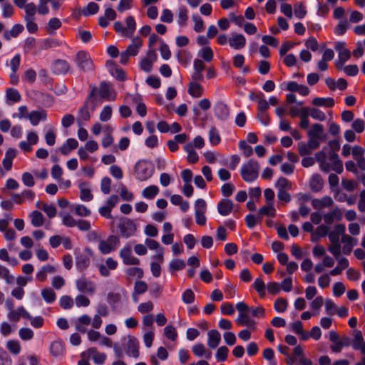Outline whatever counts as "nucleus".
Returning a JSON list of instances; mask_svg holds the SVG:
<instances>
[{
    "instance_id": "obj_1",
    "label": "nucleus",
    "mask_w": 365,
    "mask_h": 365,
    "mask_svg": "<svg viewBox=\"0 0 365 365\" xmlns=\"http://www.w3.org/2000/svg\"><path fill=\"white\" fill-rule=\"evenodd\" d=\"M259 170V163L253 160H250L247 163L242 165L240 174L242 178L247 182L255 181L258 175Z\"/></svg>"
},
{
    "instance_id": "obj_2",
    "label": "nucleus",
    "mask_w": 365,
    "mask_h": 365,
    "mask_svg": "<svg viewBox=\"0 0 365 365\" xmlns=\"http://www.w3.org/2000/svg\"><path fill=\"white\" fill-rule=\"evenodd\" d=\"M134 172L137 180L139 181H145L153 175L154 168L148 160H140L134 166Z\"/></svg>"
},
{
    "instance_id": "obj_3",
    "label": "nucleus",
    "mask_w": 365,
    "mask_h": 365,
    "mask_svg": "<svg viewBox=\"0 0 365 365\" xmlns=\"http://www.w3.org/2000/svg\"><path fill=\"white\" fill-rule=\"evenodd\" d=\"M74 62L78 68L84 72L92 71L94 69L90 55L84 51H80L77 53Z\"/></svg>"
},
{
    "instance_id": "obj_4",
    "label": "nucleus",
    "mask_w": 365,
    "mask_h": 365,
    "mask_svg": "<svg viewBox=\"0 0 365 365\" xmlns=\"http://www.w3.org/2000/svg\"><path fill=\"white\" fill-rule=\"evenodd\" d=\"M118 228L122 237L128 238L135 235L137 226L133 220L125 217L120 220Z\"/></svg>"
},
{
    "instance_id": "obj_5",
    "label": "nucleus",
    "mask_w": 365,
    "mask_h": 365,
    "mask_svg": "<svg viewBox=\"0 0 365 365\" xmlns=\"http://www.w3.org/2000/svg\"><path fill=\"white\" fill-rule=\"evenodd\" d=\"M120 245V240L115 235H110L106 240H100L98 249L103 255H108L115 250Z\"/></svg>"
},
{
    "instance_id": "obj_6",
    "label": "nucleus",
    "mask_w": 365,
    "mask_h": 365,
    "mask_svg": "<svg viewBox=\"0 0 365 365\" xmlns=\"http://www.w3.org/2000/svg\"><path fill=\"white\" fill-rule=\"evenodd\" d=\"M124 350L128 356L133 358L139 356V342L138 339L133 336H128L124 338Z\"/></svg>"
},
{
    "instance_id": "obj_7",
    "label": "nucleus",
    "mask_w": 365,
    "mask_h": 365,
    "mask_svg": "<svg viewBox=\"0 0 365 365\" xmlns=\"http://www.w3.org/2000/svg\"><path fill=\"white\" fill-rule=\"evenodd\" d=\"M96 312L93 319L92 327L95 329H99L103 322L101 317H106L109 315L108 306L105 303H98L96 306Z\"/></svg>"
},
{
    "instance_id": "obj_8",
    "label": "nucleus",
    "mask_w": 365,
    "mask_h": 365,
    "mask_svg": "<svg viewBox=\"0 0 365 365\" xmlns=\"http://www.w3.org/2000/svg\"><path fill=\"white\" fill-rule=\"evenodd\" d=\"M77 289L82 293L93 295L96 289V284L86 279L85 277H81L76 280V282Z\"/></svg>"
},
{
    "instance_id": "obj_9",
    "label": "nucleus",
    "mask_w": 365,
    "mask_h": 365,
    "mask_svg": "<svg viewBox=\"0 0 365 365\" xmlns=\"http://www.w3.org/2000/svg\"><path fill=\"white\" fill-rule=\"evenodd\" d=\"M92 256V252L90 249H85L83 253L78 255L76 257V266L78 269L83 271L86 269L90 264V257Z\"/></svg>"
},
{
    "instance_id": "obj_10",
    "label": "nucleus",
    "mask_w": 365,
    "mask_h": 365,
    "mask_svg": "<svg viewBox=\"0 0 365 365\" xmlns=\"http://www.w3.org/2000/svg\"><path fill=\"white\" fill-rule=\"evenodd\" d=\"M119 255L125 264L138 265L140 264V260L132 255L131 247L130 246L123 247L119 252Z\"/></svg>"
},
{
    "instance_id": "obj_11",
    "label": "nucleus",
    "mask_w": 365,
    "mask_h": 365,
    "mask_svg": "<svg viewBox=\"0 0 365 365\" xmlns=\"http://www.w3.org/2000/svg\"><path fill=\"white\" fill-rule=\"evenodd\" d=\"M99 95L108 101H115L116 99V93L108 83H101L99 86Z\"/></svg>"
},
{
    "instance_id": "obj_12",
    "label": "nucleus",
    "mask_w": 365,
    "mask_h": 365,
    "mask_svg": "<svg viewBox=\"0 0 365 365\" xmlns=\"http://www.w3.org/2000/svg\"><path fill=\"white\" fill-rule=\"evenodd\" d=\"M52 71L57 75H66L70 72L71 66L65 60L58 59L52 64Z\"/></svg>"
},
{
    "instance_id": "obj_13",
    "label": "nucleus",
    "mask_w": 365,
    "mask_h": 365,
    "mask_svg": "<svg viewBox=\"0 0 365 365\" xmlns=\"http://www.w3.org/2000/svg\"><path fill=\"white\" fill-rule=\"evenodd\" d=\"M26 118H28L31 123V124L34 126L37 125L41 120L46 121L47 119V113L45 110H33L29 113L26 115Z\"/></svg>"
},
{
    "instance_id": "obj_14",
    "label": "nucleus",
    "mask_w": 365,
    "mask_h": 365,
    "mask_svg": "<svg viewBox=\"0 0 365 365\" xmlns=\"http://www.w3.org/2000/svg\"><path fill=\"white\" fill-rule=\"evenodd\" d=\"M221 341L220 333L217 329H211L207 332V346L210 349H216Z\"/></svg>"
},
{
    "instance_id": "obj_15",
    "label": "nucleus",
    "mask_w": 365,
    "mask_h": 365,
    "mask_svg": "<svg viewBox=\"0 0 365 365\" xmlns=\"http://www.w3.org/2000/svg\"><path fill=\"white\" fill-rule=\"evenodd\" d=\"M215 115L220 120H227L229 117L230 111L226 104L222 102H217L214 107Z\"/></svg>"
},
{
    "instance_id": "obj_16",
    "label": "nucleus",
    "mask_w": 365,
    "mask_h": 365,
    "mask_svg": "<svg viewBox=\"0 0 365 365\" xmlns=\"http://www.w3.org/2000/svg\"><path fill=\"white\" fill-rule=\"evenodd\" d=\"M143 46V40L139 36H135L132 38L131 43L128 45L125 51L130 56H135L138 55L140 48Z\"/></svg>"
},
{
    "instance_id": "obj_17",
    "label": "nucleus",
    "mask_w": 365,
    "mask_h": 365,
    "mask_svg": "<svg viewBox=\"0 0 365 365\" xmlns=\"http://www.w3.org/2000/svg\"><path fill=\"white\" fill-rule=\"evenodd\" d=\"M233 210V202L229 199H222L217 204V211L222 216H227Z\"/></svg>"
},
{
    "instance_id": "obj_18",
    "label": "nucleus",
    "mask_w": 365,
    "mask_h": 365,
    "mask_svg": "<svg viewBox=\"0 0 365 365\" xmlns=\"http://www.w3.org/2000/svg\"><path fill=\"white\" fill-rule=\"evenodd\" d=\"M333 205L334 201L329 196H324L321 199H314L312 201V205L316 210H321L324 207H331Z\"/></svg>"
},
{
    "instance_id": "obj_19",
    "label": "nucleus",
    "mask_w": 365,
    "mask_h": 365,
    "mask_svg": "<svg viewBox=\"0 0 365 365\" xmlns=\"http://www.w3.org/2000/svg\"><path fill=\"white\" fill-rule=\"evenodd\" d=\"M107 67L109 70L110 73L113 77H115L120 81H123L125 80V73L121 68H120L113 62L109 61L107 62Z\"/></svg>"
},
{
    "instance_id": "obj_20",
    "label": "nucleus",
    "mask_w": 365,
    "mask_h": 365,
    "mask_svg": "<svg viewBox=\"0 0 365 365\" xmlns=\"http://www.w3.org/2000/svg\"><path fill=\"white\" fill-rule=\"evenodd\" d=\"M230 46L236 50H240L245 46L246 39L242 34H232L229 39Z\"/></svg>"
},
{
    "instance_id": "obj_21",
    "label": "nucleus",
    "mask_w": 365,
    "mask_h": 365,
    "mask_svg": "<svg viewBox=\"0 0 365 365\" xmlns=\"http://www.w3.org/2000/svg\"><path fill=\"white\" fill-rule=\"evenodd\" d=\"M57 272V269L51 264L43 265L36 274V279L40 282H44L47 278L48 274H53Z\"/></svg>"
},
{
    "instance_id": "obj_22",
    "label": "nucleus",
    "mask_w": 365,
    "mask_h": 365,
    "mask_svg": "<svg viewBox=\"0 0 365 365\" xmlns=\"http://www.w3.org/2000/svg\"><path fill=\"white\" fill-rule=\"evenodd\" d=\"M334 48L338 53V58L344 61H348L351 57V52L346 48V43L337 41L335 43Z\"/></svg>"
},
{
    "instance_id": "obj_23",
    "label": "nucleus",
    "mask_w": 365,
    "mask_h": 365,
    "mask_svg": "<svg viewBox=\"0 0 365 365\" xmlns=\"http://www.w3.org/2000/svg\"><path fill=\"white\" fill-rule=\"evenodd\" d=\"M324 221L327 225H331L334 220H341L342 218V213L341 210L336 207L332 211L324 215Z\"/></svg>"
},
{
    "instance_id": "obj_24",
    "label": "nucleus",
    "mask_w": 365,
    "mask_h": 365,
    "mask_svg": "<svg viewBox=\"0 0 365 365\" xmlns=\"http://www.w3.org/2000/svg\"><path fill=\"white\" fill-rule=\"evenodd\" d=\"M184 150L187 153V160L190 163L195 164L199 160V155L195 150L192 143H186L183 146Z\"/></svg>"
},
{
    "instance_id": "obj_25",
    "label": "nucleus",
    "mask_w": 365,
    "mask_h": 365,
    "mask_svg": "<svg viewBox=\"0 0 365 365\" xmlns=\"http://www.w3.org/2000/svg\"><path fill=\"white\" fill-rule=\"evenodd\" d=\"M16 155V150L14 148H9L5 153V157L2 160L4 168L6 170H10L12 168L13 159Z\"/></svg>"
},
{
    "instance_id": "obj_26",
    "label": "nucleus",
    "mask_w": 365,
    "mask_h": 365,
    "mask_svg": "<svg viewBox=\"0 0 365 365\" xmlns=\"http://www.w3.org/2000/svg\"><path fill=\"white\" fill-rule=\"evenodd\" d=\"M309 186L312 191L317 192L320 191L324 186V181L322 178L319 174H314L312 176Z\"/></svg>"
},
{
    "instance_id": "obj_27",
    "label": "nucleus",
    "mask_w": 365,
    "mask_h": 365,
    "mask_svg": "<svg viewBox=\"0 0 365 365\" xmlns=\"http://www.w3.org/2000/svg\"><path fill=\"white\" fill-rule=\"evenodd\" d=\"M24 30V26L21 24H15L10 30H6L4 32V38L6 41H9L11 38L17 37Z\"/></svg>"
},
{
    "instance_id": "obj_28",
    "label": "nucleus",
    "mask_w": 365,
    "mask_h": 365,
    "mask_svg": "<svg viewBox=\"0 0 365 365\" xmlns=\"http://www.w3.org/2000/svg\"><path fill=\"white\" fill-rule=\"evenodd\" d=\"M313 105L319 107L331 108L334 106L335 101L333 98H314L312 101Z\"/></svg>"
},
{
    "instance_id": "obj_29",
    "label": "nucleus",
    "mask_w": 365,
    "mask_h": 365,
    "mask_svg": "<svg viewBox=\"0 0 365 365\" xmlns=\"http://www.w3.org/2000/svg\"><path fill=\"white\" fill-rule=\"evenodd\" d=\"M64 346L61 341H54L50 345V353L53 356H59L63 354Z\"/></svg>"
},
{
    "instance_id": "obj_30",
    "label": "nucleus",
    "mask_w": 365,
    "mask_h": 365,
    "mask_svg": "<svg viewBox=\"0 0 365 365\" xmlns=\"http://www.w3.org/2000/svg\"><path fill=\"white\" fill-rule=\"evenodd\" d=\"M88 184L82 182L79 185V189H80V198L83 201H91L93 196L91 192V190L87 186Z\"/></svg>"
},
{
    "instance_id": "obj_31",
    "label": "nucleus",
    "mask_w": 365,
    "mask_h": 365,
    "mask_svg": "<svg viewBox=\"0 0 365 365\" xmlns=\"http://www.w3.org/2000/svg\"><path fill=\"white\" fill-rule=\"evenodd\" d=\"M329 160L332 163L331 169L337 173H341L343 171V164L338 154L333 153L331 154Z\"/></svg>"
},
{
    "instance_id": "obj_32",
    "label": "nucleus",
    "mask_w": 365,
    "mask_h": 365,
    "mask_svg": "<svg viewBox=\"0 0 365 365\" xmlns=\"http://www.w3.org/2000/svg\"><path fill=\"white\" fill-rule=\"evenodd\" d=\"M324 126L319 123L312 125V128L308 131L307 135L320 139H324L323 137Z\"/></svg>"
},
{
    "instance_id": "obj_33",
    "label": "nucleus",
    "mask_w": 365,
    "mask_h": 365,
    "mask_svg": "<svg viewBox=\"0 0 365 365\" xmlns=\"http://www.w3.org/2000/svg\"><path fill=\"white\" fill-rule=\"evenodd\" d=\"M188 93L193 98H199L202 93V87L197 82L191 81L189 83Z\"/></svg>"
},
{
    "instance_id": "obj_34",
    "label": "nucleus",
    "mask_w": 365,
    "mask_h": 365,
    "mask_svg": "<svg viewBox=\"0 0 365 365\" xmlns=\"http://www.w3.org/2000/svg\"><path fill=\"white\" fill-rule=\"evenodd\" d=\"M236 322L240 325L252 327H254L255 324V322L251 319L247 313H240L236 319Z\"/></svg>"
},
{
    "instance_id": "obj_35",
    "label": "nucleus",
    "mask_w": 365,
    "mask_h": 365,
    "mask_svg": "<svg viewBox=\"0 0 365 365\" xmlns=\"http://www.w3.org/2000/svg\"><path fill=\"white\" fill-rule=\"evenodd\" d=\"M159 192V188L156 185H150L142 191V196L146 199H153Z\"/></svg>"
},
{
    "instance_id": "obj_36",
    "label": "nucleus",
    "mask_w": 365,
    "mask_h": 365,
    "mask_svg": "<svg viewBox=\"0 0 365 365\" xmlns=\"http://www.w3.org/2000/svg\"><path fill=\"white\" fill-rule=\"evenodd\" d=\"M30 217H31V225L34 227H41V225H43V222H44L43 216L39 211H37V210L33 211L30 214Z\"/></svg>"
},
{
    "instance_id": "obj_37",
    "label": "nucleus",
    "mask_w": 365,
    "mask_h": 365,
    "mask_svg": "<svg viewBox=\"0 0 365 365\" xmlns=\"http://www.w3.org/2000/svg\"><path fill=\"white\" fill-rule=\"evenodd\" d=\"M354 339L351 341L352 347L355 350H358L360 346L364 342L362 333L360 330H354L352 333Z\"/></svg>"
},
{
    "instance_id": "obj_38",
    "label": "nucleus",
    "mask_w": 365,
    "mask_h": 365,
    "mask_svg": "<svg viewBox=\"0 0 365 365\" xmlns=\"http://www.w3.org/2000/svg\"><path fill=\"white\" fill-rule=\"evenodd\" d=\"M188 20V11L185 6H182L178 11V23L180 26H185Z\"/></svg>"
},
{
    "instance_id": "obj_39",
    "label": "nucleus",
    "mask_w": 365,
    "mask_h": 365,
    "mask_svg": "<svg viewBox=\"0 0 365 365\" xmlns=\"http://www.w3.org/2000/svg\"><path fill=\"white\" fill-rule=\"evenodd\" d=\"M259 215H267L270 217H274L275 215V208L272 202H268L266 205L262 207L259 210Z\"/></svg>"
},
{
    "instance_id": "obj_40",
    "label": "nucleus",
    "mask_w": 365,
    "mask_h": 365,
    "mask_svg": "<svg viewBox=\"0 0 365 365\" xmlns=\"http://www.w3.org/2000/svg\"><path fill=\"white\" fill-rule=\"evenodd\" d=\"M7 349L14 355H18L21 350V346L19 341L17 340H9L6 342Z\"/></svg>"
},
{
    "instance_id": "obj_41",
    "label": "nucleus",
    "mask_w": 365,
    "mask_h": 365,
    "mask_svg": "<svg viewBox=\"0 0 365 365\" xmlns=\"http://www.w3.org/2000/svg\"><path fill=\"white\" fill-rule=\"evenodd\" d=\"M41 297L47 303H52L56 300V294L51 288H44L41 290Z\"/></svg>"
},
{
    "instance_id": "obj_42",
    "label": "nucleus",
    "mask_w": 365,
    "mask_h": 365,
    "mask_svg": "<svg viewBox=\"0 0 365 365\" xmlns=\"http://www.w3.org/2000/svg\"><path fill=\"white\" fill-rule=\"evenodd\" d=\"M252 286L261 297H264L265 296V289L267 286L261 278H257Z\"/></svg>"
},
{
    "instance_id": "obj_43",
    "label": "nucleus",
    "mask_w": 365,
    "mask_h": 365,
    "mask_svg": "<svg viewBox=\"0 0 365 365\" xmlns=\"http://www.w3.org/2000/svg\"><path fill=\"white\" fill-rule=\"evenodd\" d=\"M0 278L5 280L6 284H12L14 281V277L10 274L9 269L0 264Z\"/></svg>"
},
{
    "instance_id": "obj_44",
    "label": "nucleus",
    "mask_w": 365,
    "mask_h": 365,
    "mask_svg": "<svg viewBox=\"0 0 365 365\" xmlns=\"http://www.w3.org/2000/svg\"><path fill=\"white\" fill-rule=\"evenodd\" d=\"M185 262L181 259H174L169 264V269L171 272L182 270L185 267Z\"/></svg>"
},
{
    "instance_id": "obj_45",
    "label": "nucleus",
    "mask_w": 365,
    "mask_h": 365,
    "mask_svg": "<svg viewBox=\"0 0 365 365\" xmlns=\"http://www.w3.org/2000/svg\"><path fill=\"white\" fill-rule=\"evenodd\" d=\"M90 354H93V360L96 364H102L106 360V355L104 354L97 352L95 348H91L88 350Z\"/></svg>"
},
{
    "instance_id": "obj_46",
    "label": "nucleus",
    "mask_w": 365,
    "mask_h": 365,
    "mask_svg": "<svg viewBox=\"0 0 365 365\" xmlns=\"http://www.w3.org/2000/svg\"><path fill=\"white\" fill-rule=\"evenodd\" d=\"M7 100L13 102H19L21 101V94L19 92L13 88H9L6 92Z\"/></svg>"
},
{
    "instance_id": "obj_47",
    "label": "nucleus",
    "mask_w": 365,
    "mask_h": 365,
    "mask_svg": "<svg viewBox=\"0 0 365 365\" xmlns=\"http://www.w3.org/2000/svg\"><path fill=\"white\" fill-rule=\"evenodd\" d=\"M209 140L213 145H216L220 142V136L216 128L212 127L209 131Z\"/></svg>"
},
{
    "instance_id": "obj_48",
    "label": "nucleus",
    "mask_w": 365,
    "mask_h": 365,
    "mask_svg": "<svg viewBox=\"0 0 365 365\" xmlns=\"http://www.w3.org/2000/svg\"><path fill=\"white\" fill-rule=\"evenodd\" d=\"M78 117L81 120L88 121L91 118V113L88 110V103L86 102L84 105L78 110Z\"/></svg>"
},
{
    "instance_id": "obj_49",
    "label": "nucleus",
    "mask_w": 365,
    "mask_h": 365,
    "mask_svg": "<svg viewBox=\"0 0 365 365\" xmlns=\"http://www.w3.org/2000/svg\"><path fill=\"white\" fill-rule=\"evenodd\" d=\"M148 286L144 281H137L134 284V294L137 295L143 294L147 292Z\"/></svg>"
},
{
    "instance_id": "obj_50",
    "label": "nucleus",
    "mask_w": 365,
    "mask_h": 365,
    "mask_svg": "<svg viewBox=\"0 0 365 365\" xmlns=\"http://www.w3.org/2000/svg\"><path fill=\"white\" fill-rule=\"evenodd\" d=\"M24 9L25 11L24 19L34 18V16L37 11L36 6L34 3L31 2L27 4L26 6L24 8Z\"/></svg>"
},
{
    "instance_id": "obj_51",
    "label": "nucleus",
    "mask_w": 365,
    "mask_h": 365,
    "mask_svg": "<svg viewBox=\"0 0 365 365\" xmlns=\"http://www.w3.org/2000/svg\"><path fill=\"white\" fill-rule=\"evenodd\" d=\"M288 306L287 301L284 298H277L274 304V309L277 312H284L286 311Z\"/></svg>"
},
{
    "instance_id": "obj_52",
    "label": "nucleus",
    "mask_w": 365,
    "mask_h": 365,
    "mask_svg": "<svg viewBox=\"0 0 365 365\" xmlns=\"http://www.w3.org/2000/svg\"><path fill=\"white\" fill-rule=\"evenodd\" d=\"M99 10V6L95 2H90L87 6L83 9L82 13L84 16H90L98 13Z\"/></svg>"
},
{
    "instance_id": "obj_53",
    "label": "nucleus",
    "mask_w": 365,
    "mask_h": 365,
    "mask_svg": "<svg viewBox=\"0 0 365 365\" xmlns=\"http://www.w3.org/2000/svg\"><path fill=\"white\" fill-rule=\"evenodd\" d=\"M200 56L207 62H210L213 59V51L210 46L203 47L200 51Z\"/></svg>"
},
{
    "instance_id": "obj_54",
    "label": "nucleus",
    "mask_w": 365,
    "mask_h": 365,
    "mask_svg": "<svg viewBox=\"0 0 365 365\" xmlns=\"http://www.w3.org/2000/svg\"><path fill=\"white\" fill-rule=\"evenodd\" d=\"M125 273L129 277L140 279L143 277V270L140 267H130L126 269Z\"/></svg>"
},
{
    "instance_id": "obj_55",
    "label": "nucleus",
    "mask_w": 365,
    "mask_h": 365,
    "mask_svg": "<svg viewBox=\"0 0 365 365\" xmlns=\"http://www.w3.org/2000/svg\"><path fill=\"white\" fill-rule=\"evenodd\" d=\"M192 19L195 23L194 30L199 33L204 30V22L202 19L197 14H193L192 16Z\"/></svg>"
},
{
    "instance_id": "obj_56",
    "label": "nucleus",
    "mask_w": 365,
    "mask_h": 365,
    "mask_svg": "<svg viewBox=\"0 0 365 365\" xmlns=\"http://www.w3.org/2000/svg\"><path fill=\"white\" fill-rule=\"evenodd\" d=\"M229 349L227 347L222 346L218 348L215 354V357L218 361H225L227 359Z\"/></svg>"
},
{
    "instance_id": "obj_57",
    "label": "nucleus",
    "mask_w": 365,
    "mask_h": 365,
    "mask_svg": "<svg viewBox=\"0 0 365 365\" xmlns=\"http://www.w3.org/2000/svg\"><path fill=\"white\" fill-rule=\"evenodd\" d=\"M112 115V108L110 106H106L101 111L99 118L103 122L109 120Z\"/></svg>"
},
{
    "instance_id": "obj_58",
    "label": "nucleus",
    "mask_w": 365,
    "mask_h": 365,
    "mask_svg": "<svg viewBox=\"0 0 365 365\" xmlns=\"http://www.w3.org/2000/svg\"><path fill=\"white\" fill-rule=\"evenodd\" d=\"M59 304L64 309H71L73 305V300L71 297L65 295L61 297Z\"/></svg>"
},
{
    "instance_id": "obj_59",
    "label": "nucleus",
    "mask_w": 365,
    "mask_h": 365,
    "mask_svg": "<svg viewBox=\"0 0 365 365\" xmlns=\"http://www.w3.org/2000/svg\"><path fill=\"white\" fill-rule=\"evenodd\" d=\"M164 334L168 339L172 341H175L178 336L176 329L172 325H168L165 327Z\"/></svg>"
},
{
    "instance_id": "obj_60",
    "label": "nucleus",
    "mask_w": 365,
    "mask_h": 365,
    "mask_svg": "<svg viewBox=\"0 0 365 365\" xmlns=\"http://www.w3.org/2000/svg\"><path fill=\"white\" fill-rule=\"evenodd\" d=\"M21 180L24 185L29 187H31L35 185L34 178L33 175L29 172H25L22 174Z\"/></svg>"
},
{
    "instance_id": "obj_61",
    "label": "nucleus",
    "mask_w": 365,
    "mask_h": 365,
    "mask_svg": "<svg viewBox=\"0 0 365 365\" xmlns=\"http://www.w3.org/2000/svg\"><path fill=\"white\" fill-rule=\"evenodd\" d=\"M75 213L80 217H87L91 213V210L83 205H77L74 207Z\"/></svg>"
},
{
    "instance_id": "obj_62",
    "label": "nucleus",
    "mask_w": 365,
    "mask_h": 365,
    "mask_svg": "<svg viewBox=\"0 0 365 365\" xmlns=\"http://www.w3.org/2000/svg\"><path fill=\"white\" fill-rule=\"evenodd\" d=\"M294 12L295 16L300 19H303L307 14L305 7L302 3L296 4L294 6Z\"/></svg>"
},
{
    "instance_id": "obj_63",
    "label": "nucleus",
    "mask_w": 365,
    "mask_h": 365,
    "mask_svg": "<svg viewBox=\"0 0 365 365\" xmlns=\"http://www.w3.org/2000/svg\"><path fill=\"white\" fill-rule=\"evenodd\" d=\"M76 221L70 214H66L62 216V223L68 227H73L77 225Z\"/></svg>"
},
{
    "instance_id": "obj_64",
    "label": "nucleus",
    "mask_w": 365,
    "mask_h": 365,
    "mask_svg": "<svg viewBox=\"0 0 365 365\" xmlns=\"http://www.w3.org/2000/svg\"><path fill=\"white\" fill-rule=\"evenodd\" d=\"M195 294L190 289H186L182 294V300L185 304H191L195 300Z\"/></svg>"
}]
</instances>
